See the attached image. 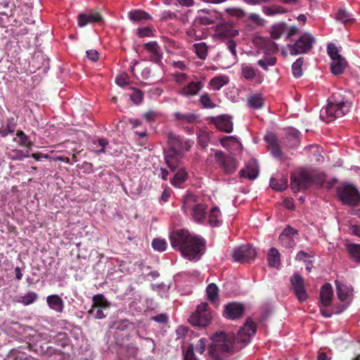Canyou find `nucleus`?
<instances>
[{
    "mask_svg": "<svg viewBox=\"0 0 360 360\" xmlns=\"http://www.w3.org/2000/svg\"><path fill=\"white\" fill-rule=\"evenodd\" d=\"M169 240L172 248L179 250L183 257L188 260L195 259L203 254L205 240L199 236H191L184 229L172 231Z\"/></svg>",
    "mask_w": 360,
    "mask_h": 360,
    "instance_id": "f257e3e1",
    "label": "nucleus"
},
{
    "mask_svg": "<svg viewBox=\"0 0 360 360\" xmlns=\"http://www.w3.org/2000/svg\"><path fill=\"white\" fill-rule=\"evenodd\" d=\"M349 104L340 93H334L329 98L328 105L320 111V119L330 123L336 118L342 117L349 110Z\"/></svg>",
    "mask_w": 360,
    "mask_h": 360,
    "instance_id": "f03ea898",
    "label": "nucleus"
},
{
    "mask_svg": "<svg viewBox=\"0 0 360 360\" xmlns=\"http://www.w3.org/2000/svg\"><path fill=\"white\" fill-rule=\"evenodd\" d=\"M213 344L209 347L210 356L215 360H224L233 352L234 337L224 332L216 333L212 337Z\"/></svg>",
    "mask_w": 360,
    "mask_h": 360,
    "instance_id": "7ed1b4c3",
    "label": "nucleus"
},
{
    "mask_svg": "<svg viewBox=\"0 0 360 360\" xmlns=\"http://www.w3.org/2000/svg\"><path fill=\"white\" fill-rule=\"evenodd\" d=\"M212 321V313L207 302H202L190 316L188 321L194 326L207 327Z\"/></svg>",
    "mask_w": 360,
    "mask_h": 360,
    "instance_id": "20e7f679",
    "label": "nucleus"
},
{
    "mask_svg": "<svg viewBox=\"0 0 360 360\" xmlns=\"http://www.w3.org/2000/svg\"><path fill=\"white\" fill-rule=\"evenodd\" d=\"M215 160L224 174L231 175L238 167L239 162L233 154H227L221 150H216Z\"/></svg>",
    "mask_w": 360,
    "mask_h": 360,
    "instance_id": "39448f33",
    "label": "nucleus"
},
{
    "mask_svg": "<svg viewBox=\"0 0 360 360\" xmlns=\"http://www.w3.org/2000/svg\"><path fill=\"white\" fill-rule=\"evenodd\" d=\"M336 193L344 205L357 206L360 202L359 191L353 185L343 184L336 189Z\"/></svg>",
    "mask_w": 360,
    "mask_h": 360,
    "instance_id": "423d86ee",
    "label": "nucleus"
},
{
    "mask_svg": "<svg viewBox=\"0 0 360 360\" xmlns=\"http://www.w3.org/2000/svg\"><path fill=\"white\" fill-rule=\"evenodd\" d=\"M168 150L184 155L193 145V141L185 139L179 135L169 132L167 135Z\"/></svg>",
    "mask_w": 360,
    "mask_h": 360,
    "instance_id": "0eeeda50",
    "label": "nucleus"
},
{
    "mask_svg": "<svg viewBox=\"0 0 360 360\" xmlns=\"http://www.w3.org/2000/svg\"><path fill=\"white\" fill-rule=\"evenodd\" d=\"M314 42V37L306 32L302 34L294 44H288V49L292 56L304 54L311 51Z\"/></svg>",
    "mask_w": 360,
    "mask_h": 360,
    "instance_id": "6e6552de",
    "label": "nucleus"
},
{
    "mask_svg": "<svg viewBox=\"0 0 360 360\" xmlns=\"http://www.w3.org/2000/svg\"><path fill=\"white\" fill-rule=\"evenodd\" d=\"M313 172L302 170L297 174L291 175V189L297 193L300 190H306L313 185Z\"/></svg>",
    "mask_w": 360,
    "mask_h": 360,
    "instance_id": "1a4fd4ad",
    "label": "nucleus"
},
{
    "mask_svg": "<svg viewBox=\"0 0 360 360\" xmlns=\"http://www.w3.org/2000/svg\"><path fill=\"white\" fill-rule=\"evenodd\" d=\"M245 313V306L238 302H230L224 306L222 316L229 320H237L242 318Z\"/></svg>",
    "mask_w": 360,
    "mask_h": 360,
    "instance_id": "9d476101",
    "label": "nucleus"
},
{
    "mask_svg": "<svg viewBox=\"0 0 360 360\" xmlns=\"http://www.w3.org/2000/svg\"><path fill=\"white\" fill-rule=\"evenodd\" d=\"M298 32L295 26L287 27L286 24H274L270 30L271 38L276 40L285 34L287 39H292Z\"/></svg>",
    "mask_w": 360,
    "mask_h": 360,
    "instance_id": "9b49d317",
    "label": "nucleus"
},
{
    "mask_svg": "<svg viewBox=\"0 0 360 360\" xmlns=\"http://www.w3.org/2000/svg\"><path fill=\"white\" fill-rule=\"evenodd\" d=\"M205 84L202 81H190L181 86L178 94L185 98H193L199 94Z\"/></svg>",
    "mask_w": 360,
    "mask_h": 360,
    "instance_id": "f8f14e48",
    "label": "nucleus"
},
{
    "mask_svg": "<svg viewBox=\"0 0 360 360\" xmlns=\"http://www.w3.org/2000/svg\"><path fill=\"white\" fill-rule=\"evenodd\" d=\"M256 252L255 249L249 245H241L234 250L233 257L236 262L247 263L255 259Z\"/></svg>",
    "mask_w": 360,
    "mask_h": 360,
    "instance_id": "ddd939ff",
    "label": "nucleus"
},
{
    "mask_svg": "<svg viewBox=\"0 0 360 360\" xmlns=\"http://www.w3.org/2000/svg\"><path fill=\"white\" fill-rule=\"evenodd\" d=\"M143 48L150 54L149 60L152 63L158 65H162L163 53L162 50L156 41H150L143 44Z\"/></svg>",
    "mask_w": 360,
    "mask_h": 360,
    "instance_id": "4468645a",
    "label": "nucleus"
},
{
    "mask_svg": "<svg viewBox=\"0 0 360 360\" xmlns=\"http://www.w3.org/2000/svg\"><path fill=\"white\" fill-rule=\"evenodd\" d=\"M290 281L294 292L299 301H305L307 299V294L304 289L303 278L300 274H294L291 277Z\"/></svg>",
    "mask_w": 360,
    "mask_h": 360,
    "instance_id": "2eb2a0df",
    "label": "nucleus"
},
{
    "mask_svg": "<svg viewBox=\"0 0 360 360\" xmlns=\"http://www.w3.org/2000/svg\"><path fill=\"white\" fill-rule=\"evenodd\" d=\"M216 35L221 39H230L238 34V30L233 27V24H217Z\"/></svg>",
    "mask_w": 360,
    "mask_h": 360,
    "instance_id": "dca6fc26",
    "label": "nucleus"
},
{
    "mask_svg": "<svg viewBox=\"0 0 360 360\" xmlns=\"http://www.w3.org/2000/svg\"><path fill=\"white\" fill-rule=\"evenodd\" d=\"M182 157V155L168 150L164 151L165 162L171 172H174L178 169Z\"/></svg>",
    "mask_w": 360,
    "mask_h": 360,
    "instance_id": "f3484780",
    "label": "nucleus"
},
{
    "mask_svg": "<svg viewBox=\"0 0 360 360\" xmlns=\"http://www.w3.org/2000/svg\"><path fill=\"white\" fill-rule=\"evenodd\" d=\"M213 122L221 131H224L225 133H231L233 131V122L231 117L229 115H220L214 118Z\"/></svg>",
    "mask_w": 360,
    "mask_h": 360,
    "instance_id": "a211bd4d",
    "label": "nucleus"
},
{
    "mask_svg": "<svg viewBox=\"0 0 360 360\" xmlns=\"http://www.w3.org/2000/svg\"><path fill=\"white\" fill-rule=\"evenodd\" d=\"M257 175L258 169L254 161L247 162L245 167L242 168L239 172V176L240 178H245L249 180L255 179Z\"/></svg>",
    "mask_w": 360,
    "mask_h": 360,
    "instance_id": "6ab92c4d",
    "label": "nucleus"
},
{
    "mask_svg": "<svg viewBox=\"0 0 360 360\" xmlns=\"http://www.w3.org/2000/svg\"><path fill=\"white\" fill-rule=\"evenodd\" d=\"M174 121L176 123L178 127H183L186 124H191L195 122L198 117L191 112L183 114L181 112H175L173 115Z\"/></svg>",
    "mask_w": 360,
    "mask_h": 360,
    "instance_id": "aec40b11",
    "label": "nucleus"
},
{
    "mask_svg": "<svg viewBox=\"0 0 360 360\" xmlns=\"http://www.w3.org/2000/svg\"><path fill=\"white\" fill-rule=\"evenodd\" d=\"M335 283H336V294H338V297H339L342 302L349 300L352 296V287L343 284L338 280L335 281Z\"/></svg>",
    "mask_w": 360,
    "mask_h": 360,
    "instance_id": "412c9836",
    "label": "nucleus"
},
{
    "mask_svg": "<svg viewBox=\"0 0 360 360\" xmlns=\"http://www.w3.org/2000/svg\"><path fill=\"white\" fill-rule=\"evenodd\" d=\"M78 22H101L104 21L102 15L98 13L92 11H87L84 13H80L78 15Z\"/></svg>",
    "mask_w": 360,
    "mask_h": 360,
    "instance_id": "4be33fe9",
    "label": "nucleus"
},
{
    "mask_svg": "<svg viewBox=\"0 0 360 360\" xmlns=\"http://www.w3.org/2000/svg\"><path fill=\"white\" fill-rule=\"evenodd\" d=\"M333 296V290L329 283L322 285L320 290V300L322 305L326 307L330 304Z\"/></svg>",
    "mask_w": 360,
    "mask_h": 360,
    "instance_id": "5701e85b",
    "label": "nucleus"
},
{
    "mask_svg": "<svg viewBox=\"0 0 360 360\" xmlns=\"http://www.w3.org/2000/svg\"><path fill=\"white\" fill-rule=\"evenodd\" d=\"M48 306L57 312L61 313L64 309V302L58 295H51L46 297Z\"/></svg>",
    "mask_w": 360,
    "mask_h": 360,
    "instance_id": "b1692460",
    "label": "nucleus"
},
{
    "mask_svg": "<svg viewBox=\"0 0 360 360\" xmlns=\"http://www.w3.org/2000/svg\"><path fill=\"white\" fill-rule=\"evenodd\" d=\"M207 205L204 202H198L193 206L191 215L197 222H202L206 216Z\"/></svg>",
    "mask_w": 360,
    "mask_h": 360,
    "instance_id": "393cba45",
    "label": "nucleus"
},
{
    "mask_svg": "<svg viewBox=\"0 0 360 360\" xmlns=\"http://www.w3.org/2000/svg\"><path fill=\"white\" fill-rule=\"evenodd\" d=\"M257 330L256 324L251 320L250 318H248L244 323L243 326L240 328L238 331L239 335H245L248 338L254 335Z\"/></svg>",
    "mask_w": 360,
    "mask_h": 360,
    "instance_id": "a878e982",
    "label": "nucleus"
},
{
    "mask_svg": "<svg viewBox=\"0 0 360 360\" xmlns=\"http://www.w3.org/2000/svg\"><path fill=\"white\" fill-rule=\"evenodd\" d=\"M347 63V62L343 56L335 60H332V63H330L332 73L336 75L342 74L346 68Z\"/></svg>",
    "mask_w": 360,
    "mask_h": 360,
    "instance_id": "bb28decb",
    "label": "nucleus"
},
{
    "mask_svg": "<svg viewBox=\"0 0 360 360\" xmlns=\"http://www.w3.org/2000/svg\"><path fill=\"white\" fill-rule=\"evenodd\" d=\"M129 18L131 21H140V20H153L152 16L142 11V10H134L128 13Z\"/></svg>",
    "mask_w": 360,
    "mask_h": 360,
    "instance_id": "cd10ccee",
    "label": "nucleus"
},
{
    "mask_svg": "<svg viewBox=\"0 0 360 360\" xmlns=\"http://www.w3.org/2000/svg\"><path fill=\"white\" fill-rule=\"evenodd\" d=\"M92 305L94 308L108 309L110 307V302L103 294L94 295L92 297Z\"/></svg>",
    "mask_w": 360,
    "mask_h": 360,
    "instance_id": "c85d7f7f",
    "label": "nucleus"
},
{
    "mask_svg": "<svg viewBox=\"0 0 360 360\" xmlns=\"http://www.w3.org/2000/svg\"><path fill=\"white\" fill-rule=\"evenodd\" d=\"M221 211L219 207L217 206L213 207L210 212L208 217L209 224L213 226H219L221 224V221L220 220Z\"/></svg>",
    "mask_w": 360,
    "mask_h": 360,
    "instance_id": "c756f323",
    "label": "nucleus"
},
{
    "mask_svg": "<svg viewBox=\"0 0 360 360\" xmlns=\"http://www.w3.org/2000/svg\"><path fill=\"white\" fill-rule=\"evenodd\" d=\"M138 347L129 345L122 349L121 353V359L122 360H136L138 354Z\"/></svg>",
    "mask_w": 360,
    "mask_h": 360,
    "instance_id": "7c9ffc66",
    "label": "nucleus"
},
{
    "mask_svg": "<svg viewBox=\"0 0 360 360\" xmlns=\"http://www.w3.org/2000/svg\"><path fill=\"white\" fill-rule=\"evenodd\" d=\"M265 100L260 94H254L248 98V105L252 109H260L264 107Z\"/></svg>",
    "mask_w": 360,
    "mask_h": 360,
    "instance_id": "2f4dec72",
    "label": "nucleus"
},
{
    "mask_svg": "<svg viewBox=\"0 0 360 360\" xmlns=\"http://www.w3.org/2000/svg\"><path fill=\"white\" fill-rule=\"evenodd\" d=\"M15 8V4L10 0H4L0 3V10L4 8L8 10V12H0V15L5 16L6 18H1L2 20H10L9 18L13 15V10Z\"/></svg>",
    "mask_w": 360,
    "mask_h": 360,
    "instance_id": "473e14b6",
    "label": "nucleus"
},
{
    "mask_svg": "<svg viewBox=\"0 0 360 360\" xmlns=\"http://www.w3.org/2000/svg\"><path fill=\"white\" fill-rule=\"evenodd\" d=\"M267 262H269V266L272 267H277L279 266L280 253L275 248H271L269 250V253H267Z\"/></svg>",
    "mask_w": 360,
    "mask_h": 360,
    "instance_id": "72a5a7b5",
    "label": "nucleus"
},
{
    "mask_svg": "<svg viewBox=\"0 0 360 360\" xmlns=\"http://www.w3.org/2000/svg\"><path fill=\"white\" fill-rule=\"evenodd\" d=\"M347 251L350 258L356 263L360 264V245L355 243L349 244L347 246Z\"/></svg>",
    "mask_w": 360,
    "mask_h": 360,
    "instance_id": "f704fd0d",
    "label": "nucleus"
},
{
    "mask_svg": "<svg viewBox=\"0 0 360 360\" xmlns=\"http://www.w3.org/2000/svg\"><path fill=\"white\" fill-rule=\"evenodd\" d=\"M270 184L274 190L282 192L288 188V179L285 176L280 179L272 178Z\"/></svg>",
    "mask_w": 360,
    "mask_h": 360,
    "instance_id": "c9c22d12",
    "label": "nucleus"
},
{
    "mask_svg": "<svg viewBox=\"0 0 360 360\" xmlns=\"http://www.w3.org/2000/svg\"><path fill=\"white\" fill-rule=\"evenodd\" d=\"M228 82L229 79L226 76L220 75L214 77L212 79H211V80L210 81V85L214 90L218 91Z\"/></svg>",
    "mask_w": 360,
    "mask_h": 360,
    "instance_id": "e433bc0d",
    "label": "nucleus"
},
{
    "mask_svg": "<svg viewBox=\"0 0 360 360\" xmlns=\"http://www.w3.org/2000/svg\"><path fill=\"white\" fill-rule=\"evenodd\" d=\"M51 342H53L63 348H65L70 345V340L68 335L65 333H59L56 336L52 337Z\"/></svg>",
    "mask_w": 360,
    "mask_h": 360,
    "instance_id": "4c0bfd02",
    "label": "nucleus"
},
{
    "mask_svg": "<svg viewBox=\"0 0 360 360\" xmlns=\"http://www.w3.org/2000/svg\"><path fill=\"white\" fill-rule=\"evenodd\" d=\"M187 178V173L184 169L181 168L178 169L172 179L170 183L172 185L176 186L181 184L186 181Z\"/></svg>",
    "mask_w": 360,
    "mask_h": 360,
    "instance_id": "58836bf2",
    "label": "nucleus"
},
{
    "mask_svg": "<svg viewBox=\"0 0 360 360\" xmlns=\"http://www.w3.org/2000/svg\"><path fill=\"white\" fill-rule=\"evenodd\" d=\"M194 47V52L197 54L201 60H205L208 54V49L205 43H199L193 45Z\"/></svg>",
    "mask_w": 360,
    "mask_h": 360,
    "instance_id": "ea45409f",
    "label": "nucleus"
},
{
    "mask_svg": "<svg viewBox=\"0 0 360 360\" xmlns=\"http://www.w3.org/2000/svg\"><path fill=\"white\" fill-rule=\"evenodd\" d=\"M241 74L243 77L247 80H252L255 77L254 68L250 65L246 63L241 65Z\"/></svg>",
    "mask_w": 360,
    "mask_h": 360,
    "instance_id": "a19ab883",
    "label": "nucleus"
},
{
    "mask_svg": "<svg viewBox=\"0 0 360 360\" xmlns=\"http://www.w3.org/2000/svg\"><path fill=\"white\" fill-rule=\"evenodd\" d=\"M219 288L215 283H210L206 288L209 300L214 302L219 297Z\"/></svg>",
    "mask_w": 360,
    "mask_h": 360,
    "instance_id": "79ce46f5",
    "label": "nucleus"
},
{
    "mask_svg": "<svg viewBox=\"0 0 360 360\" xmlns=\"http://www.w3.org/2000/svg\"><path fill=\"white\" fill-rule=\"evenodd\" d=\"M299 136L300 132L297 129H295V128H291L289 129L287 135V139L291 143H289V146L290 147H294L298 145L299 143Z\"/></svg>",
    "mask_w": 360,
    "mask_h": 360,
    "instance_id": "37998d69",
    "label": "nucleus"
},
{
    "mask_svg": "<svg viewBox=\"0 0 360 360\" xmlns=\"http://www.w3.org/2000/svg\"><path fill=\"white\" fill-rule=\"evenodd\" d=\"M336 20L340 22H352L354 20L352 14L347 12L344 8H340L337 13Z\"/></svg>",
    "mask_w": 360,
    "mask_h": 360,
    "instance_id": "c03bdc74",
    "label": "nucleus"
},
{
    "mask_svg": "<svg viewBox=\"0 0 360 360\" xmlns=\"http://www.w3.org/2000/svg\"><path fill=\"white\" fill-rule=\"evenodd\" d=\"M155 32V30L151 26L139 27L136 30V34L139 38L153 37Z\"/></svg>",
    "mask_w": 360,
    "mask_h": 360,
    "instance_id": "a18cd8bd",
    "label": "nucleus"
},
{
    "mask_svg": "<svg viewBox=\"0 0 360 360\" xmlns=\"http://www.w3.org/2000/svg\"><path fill=\"white\" fill-rule=\"evenodd\" d=\"M38 295L34 292H28L25 295L20 297L19 302L24 305H29L37 300Z\"/></svg>",
    "mask_w": 360,
    "mask_h": 360,
    "instance_id": "49530a36",
    "label": "nucleus"
},
{
    "mask_svg": "<svg viewBox=\"0 0 360 360\" xmlns=\"http://www.w3.org/2000/svg\"><path fill=\"white\" fill-rule=\"evenodd\" d=\"M327 53L328 56L332 59V61H333V60H338V58H341V57H342L340 54V51L338 50L337 46L332 43H330L327 45Z\"/></svg>",
    "mask_w": 360,
    "mask_h": 360,
    "instance_id": "de8ad7c7",
    "label": "nucleus"
},
{
    "mask_svg": "<svg viewBox=\"0 0 360 360\" xmlns=\"http://www.w3.org/2000/svg\"><path fill=\"white\" fill-rule=\"evenodd\" d=\"M16 136L19 139V144L20 146L27 148H30L32 146L33 143L23 131H18L16 133Z\"/></svg>",
    "mask_w": 360,
    "mask_h": 360,
    "instance_id": "09e8293b",
    "label": "nucleus"
},
{
    "mask_svg": "<svg viewBox=\"0 0 360 360\" xmlns=\"http://www.w3.org/2000/svg\"><path fill=\"white\" fill-rule=\"evenodd\" d=\"M277 59L275 56H267L264 59L257 60V64L264 70H268V65L273 66L276 63Z\"/></svg>",
    "mask_w": 360,
    "mask_h": 360,
    "instance_id": "8fccbe9b",
    "label": "nucleus"
},
{
    "mask_svg": "<svg viewBox=\"0 0 360 360\" xmlns=\"http://www.w3.org/2000/svg\"><path fill=\"white\" fill-rule=\"evenodd\" d=\"M303 58H299L292 65V74L295 77H300L302 75Z\"/></svg>",
    "mask_w": 360,
    "mask_h": 360,
    "instance_id": "3c124183",
    "label": "nucleus"
},
{
    "mask_svg": "<svg viewBox=\"0 0 360 360\" xmlns=\"http://www.w3.org/2000/svg\"><path fill=\"white\" fill-rule=\"evenodd\" d=\"M200 101L204 108L212 109L217 107V105L212 102L210 95L207 93H205L202 95Z\"/></svg>",
    "mask_w": 360,
    "mask_h": 360,
    "instance_id": "603ef678",
    "label": "nucleus"
},
{
    "mask_svg": "<svg viewBox=\"0 0 360 360\" xmlns=\"http://www.w3.org/2000/svg\"><path fill=\"white\" fill-rule=\"evenodd\" d=\"M115 83L120 86H127L130 83V77L126 72L120 73L115 77Z\"/></svg>",
    "mask_w": 360,
    "mask_h": 360,
    "instance_id": "864d4df0",
    "label": "nucleus"
},
{
    "mask_svg": "<svg viewBox=\"0 0 360 360\" xmlns=\"http://www.w3.org/2000/svg\"><path fill=\"white\" fill-rule=\"evenodd\" d=\"M152 246L154 250L159 252H163L166 250L167 243L163 239L155 238L152 241Z\"/></svg>",
    "mask_w": 360,
    "mask_h": 360,
    "instance_id": "5fc2aeb1",
    "label": "nucleus"
},
{
    "mask_svg": "<svg viewBox=\"0 0 360 360\" xmlns=\"http://www.w3.org/2000/svg\"><path fill=\"white\" fill-rule=\"evenodd\" d=\"M279 240L281 245L285 248H292L296 245L295 237H288L285 235H280Z\"/></svg>",
    "mask_w": 360,
    "mask_h": 360,
    "instance_id": "6e6d98bb",
    "label": "nucleus"
},
{
    "mask_svg": "<svg viewBox=\"0 0 360 360\" xmlns=\"http://www.w3.org/2000/svg\"><path fill=\"white\" fill-rule=\"evenodd\" d=\"M220 143L223 147H229L230 145L238 142L237 138L234 136H224L219 139Z\"/></svg>",
    "mask_w": 360,
    "mask_h": 360,
    "instance_id": "4d7b16f0",
    "label": "nucleus"
},
{
    "mask_svg": "<svg viewBox=\"0 0 360 360\" xmlns=\"http://www.w3.org/2000/svg\"><path fill=\"white\" fill-rule=\"evenodd\" d=\"M102 309L103 308H94L91 307L87 313L96 319H102L106 316Z\"/></svg>",
    "mask_w": 360,
    "mask_h": 360,
    "instance_id": "13d9d810",
    "label": "nucleus"
},
{
    "mask_svg": "<svg viewBox=\"0 0 360 360\" xmlns=\"http://www.w3.org/2000/svg\"><path fill=\"white\" fill-rule=\"evenodd\" d=\"M129 322L127 320H121L113 323V328L116 332L124 331L128 329Z\"/></svg>",
    "mask_w": 360,
    "mask_h": 360,
    "instance_id": "bf43d9fd",
    "label": "nucleus"
},
{
    "mask_svg": "<svg viewBox=\"0 0 360 360\" xmlns=\"http://www.w3.org/2000/svg\"><path fill=\"white\" fill-rule=\"evenodd\" d=\"M184 360H198L195 354V347L189 345L184 354Z\"/></svg>",
    "mask_w": 360,
    "mask_h": 360,
    "instance_id": "052dcab7",
    "label": "nucleus"
},
{
    "mask_svg": "<svg viewBox=\"0 0 360 360\" xmlns=\"http://www.w3.org/2000/svg\"><path fill=\"white\" fill-rule=\"evenodd\" d=\"M209 134L207 132H201L198 134V143L202 148H205L208 146Z\"/></svg>",
    "mask_w": 360,
    "mask_h": 360,
    "instance_id": "680f3d73",
    "label": "nucleus"
},
{
    "mask_svg": "<svg viewBox=\"0 0 360 360\" xmlns=\"http://www.w3.org/2000/svg\"><path fill=\"white\" fill-rule=\"evenodd\" d=\"M160 20H176L177 15L176 13L172 12L170 11H163L160 13Z\"/></svg>",
    "mask_w": 360,
    "mask_h": 360,
    "instance_id": "e2e57ef3",
    "label": "nucleus"
},
{
    "mask_svg": "<svg viewBox=\"0 0 360 360\" xmlns=\"http://www.w3.org/2000/svg\"><path fill=\"white\" fill-rule=\"evenodd\" d=\"M143 98V92L139 90L136 89L135 90L133 94L131 95V101L136 105L140 104Z\"/></svg>",
    "mask_w": 360,
    "mask_h": 360,
    "instance_id": "0e129e2a",
    "label": "nucleus"
},
{
    "mask_svg": "<svg viewBox=\"0 0 360 360\" xmlns=\"http://www.w3.org/2000/svg\"><path fill=\"white\" fill-rule=\"evenodd\" d=\"M97 143H98V145L100 146V148L99 149H96V148H94V150L95 153L97 155H99L101 153H105V147L108 143V140L106 139H105V138H99L97 140Z\"/></svg>",
    "mask_w": 360,
    "mask_h": 360,
    "instance_id": "69168bd1",
    "label": "nucleus"
},
{
    "mask_svg": "<svg viewBox=\"0 0 360 360\" xmlns=\"http://www.w3.org/2000/svg\"><path fill=\"white\" fill-rule=\"evenodd\" d=\"M281 235H285V236L288 237H296L299 236L298 231L290 226H287Z\"/></svg>",
    "mask_w": 360,
    "mask_h": 360,
    "instance_id": "338daca9",
    "label": "nucleus"
},
{
    "mask_svg": "<svg viewBox=\"0 0 360 360\" xmlns=\"http://www.w3.org/2000/svg\"><path fill=\"white\" fill-rule=\"evenodd\" d=\"M313 184L318 187H322L325 181V176L323 174H316L313 172Z\"/></svg>",
    "mask_w": 360,
    "mask_h": 360,
    "instance_id": "774afa93",
    "label": "nucleus"
}]
</instances>
